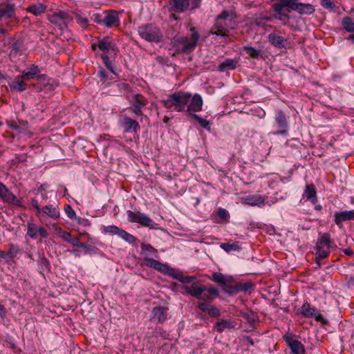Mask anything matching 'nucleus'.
I'll return each mask as SVG.
<instances>
[{
  "instance_id": "f257e3e1",
  "label": "nucleus",
  "mask_w": 354,
  "mask_h": 354,
  "mask_svg": "<svg viewBox=\"0 0 354 354\" xmlns=\"http://www.w3.org/2000/svg\"><path fill=\"white\" fill-rule=\"evenodd\" d=\"M192 33L189 37H174L171 41V46L175 48L176 53L189 54L196 47L199 40V34L196 31L195 28H192Z\"/></svg>"
},
{
  "instance_id": "f03ea898",
  "label": "nucleus",
  "mask_w": 354,
  "mask_h": 354,
  "mask_svg": "<svg viewBox=\"0 0 354 354\" xmlns=\"http://www.w3.org/2000/svg\"><path fill=\"white\" fill-rule=\"evenodd\" d=\"M191 97L192 95L189 93L175 92L170 95L167 100H162L161 103L167 109L174 107L177 111H186L185 107Z\"/></svg>"
},
{
  "instance_id": "7ed1b4c3",
  "label": "nucleus",
  "mask_w": 354,
  "mask_h": 354,
  "mask_svg": "<svg viewBox=\"0 0 354 354\" xmlns=\"http://www.w3.org/2000/svg\"><path fill=\"white\" fill-rule=\"evenodd\" d=\"M139 35L149 42L158 43L163 39V35L159 28L153 24H145L138 30Z\"/></svg>"
},
{
  "instance_id": "20e7f679",
  "label": "nucleus",
  "mask_w": 354,
  "mask_h": 354,
  "mask_svg": "<svg viewBox=\"0 0 354 354\" xmlns=\"http://www.w3.org/2000/svg\"><path fill=\"white\" fill-rule=\"evenodd\" d=\"M289 6L288 0H277L272 6L275 12L274 18L281 21L283 25H287L290 19L288 13L292 10L289 9Z\"/></svg>"
},
{
  "instance_id": "39448f33",
  "label": "nucleus",
  "mask_w": 354,
  "mask_h": 354,
  "mask_svg": "<svg viewBox=\"0 0 354 354\" xmlns=\"http://www.w3.org/2000/svg\"><path fill=\"white\" fill-rule=\"evenodd\" d=\"M73 17L71 13L64 11L54 12L48 17V20L53 24L59 26L60 29L67 27V25L72 21Z\"/></svg>"
},
{
  "instance_id": "423d86ee",
  "label": "nucleus",
  "mask_w": 354,
  "mask_h": 354,
  "mask_svg": "<svg viewBox=\"0 0 354 354\" xmlns=\"http://www.w3.org/2000/svg\"><path fill=\"white\" fill-rule=\"evenodd\" d=\"M289 1V9L297 11L300 15H312L315 12V7L310 3H302L297 0H288Z\"/></svg>"
},
{
  "instance_id": "0eeeda50",
  "label": "nucleus",
  "mask_w": 354,
  "mask_h": 354,
  "mask_svg": "<svg viewBox=\"0 0 354 354\" xmlns=\"http://www.w3.org/2000/svg\"><path fill=\"white\" fill-rule=\"evenodd\" d=\"M143 261H144V264L146 266L153 268H154L158 271H160L165 274H167L169 276H171V274H173V273L175 272L174 269L170 268L167 264L162 263L161 262H160L157 260L150 259L148 257H145Z\"/></svg>"
},
{
  "instance_id": "6e6552de",
  "label": "nucleus",
  "mask_w": 354,
  "mask_h": 354,
  "mask_svg": "<svg viewBox=\"0 0 354 354\" xmlns=\"http://www.w3.org/2000/svg\"><path fill=\"white\" fill-rule=\"evenodd\" d=\"M127 215L128 218L130 222L132 223H137L140 224L142 226L145 227H149L150 228H153L151 226V223H152V220L145 215L143 213H141L140 212H132V211H127Z\"/></svg>"
},
{
  "instance_id": "1a4fd4ad",
  "label": "nucleus",
  "mask_w": 354,
  "mask_h": 354,
  "mask_svg": "<svg viewBox=\"0 0 354 354\" xmlns=\"http://www.w3.org/2000/svg\"><path fill=\"white\" fill-rule=\"evenodd\" d=\"M301 314L305 317H314L316 321L320 322L324 324H327V320L324 319L322 314L315 308L310 307L309 303H304L301 308Z\"/></svg>"
},
{
  "instance_id": "9d476101",
  "label": "nucleus",
  "mask_w": 354,
  "mask_h": 354,
  "mask_svg": "<svg viewBox=\"0 0 354 354\" xmlns=\"http://www.w3.org/2000/svg\"><path fill=\"white\" fill-rule=\"evenodd\" d=\"M283 339L290 347L292 354H305L306 350L301 342L292 339L289 334H286L283 336Z\"/></svg>"
},
{
  "instance_id": "9b49d317",
  "label": "nucleus",
  "mask_w": 354,
  "mask_h": 354,
  "mask_svg": "<svg viewBox=\"0 0 354 354\" xmlns=\"http://www.w3.org/2000/svg\"><path fill=\"white\" fill-rule=\"evenodd\" d=\"M182 288L189 295L201 299V295L206 291L207 287L199 282H192L191 286H183Z\"/></svg>"
},
{
  "instance_id": "f8f14e48",
  "label": "nucleus",
  "mask_w": 354,
  "mask_h": 354,
  "mask_svg": "<svg viewBox=\"0 0 354 354\" xmlns=\"http://www.w3.org/2000/svg\"><path fill=\"white\" fill-rule=\"evenodd\" d=\"M0 198L6 203L15 204L19 207L22 206L21 202L1 182H0Z\"/></svg>"
},
{
  "instance_id": "ddd939ff",
  "label": "nucleus",
  "mask_w": 354,
  "mask_h": 354,
  "mask_svg": "<svg viewBox=\"0 0 354 354\" xmlns=\"http://www.w3.org/2000/svg\"><path fill=\"white\" fill-rule=\"evenodd\" d=\"M104 25L109 28L118 27L120 25L118 12L115 10L104 12Z\"/></svg>"
},
{
  "instance_id": "4468645a",
  "label": "nucleus",
  "mask_w": 354,
  "mask_h": 354,
  "mask_svg": "<svg viewBox=\"0 0 354 354\" xmlns=\"http://www.w3.org/2000/svg\"><path fill=\"white\" fill-rule=\"evenodd\" d=\"M275 120L278 124L279 130L274 133V134L286 135L288 132V125L286 118L282 111H279L277 113Z\"/></svg>"
},
{
  "instance_id": "2eb2a0df",
  "label": "nucleus",
  "mask_w": 354,
  "mask_h": 354,
  "mask_svg": "<svg viewBox=\"0 0 354 354\" xmlns=\"http://www.w3.org/2000/svg\"><path fill=\"white\" fill-rule=\"evenodd\" d=\"M212 34H215L219 36H227L229 32L228 26L226 20H216L214 26L211 30Z\"/></svg>"
},
{
  "instance_id": "dca6fc26",
  "label": "nucleus",
  "mask_w": 354,
  "mask_h": 354,
  "mask_svg": "<svg viewBox=\"0 0 354 354\" xmlns=\"http://www.w3.org/2000/svg\"><path fill=\"white\" fill-rule=\"evenodd\" d=\"M202 106L203 100L201 96L198 94H195L192 97L189 104L187 106L186 111L188 113V115H189V113H191V111H201L202 110Z\"/></svg>"
},
{
  "instance_id": "f3484780",
  "label": "nucleus",
  "mask_w": 354,
  "mask_h": 354,
  "mask_svg": "<svg viewBox=\"0 0 354 354\" xmlns=\"http://www.w3.org/2000/svg\"><path fill=\"white\" fill-rule=\"evenodd\" d=\"M241 200L243 204L250 206L261 207L265 205L266 198L261 196L252 195L243 197Z\"/></svg>"
},
{
  "instance_id": "a211bd4d",
  "label": "nucleus",
  "mask_w": 354,
  "mask_h": 354,
  "mask_svg": "<svg viewBox=\"0 0 354 354\" xmlns=\"http://www.w3.org/2000/svg\"><path fill=\"white\" fill-rule=\"evenodd\" d=\"M15 12V6L13 3L0 4V19H10Z\"/></svg>"
},
{
  "instance_id": "6ab92c4d",
  "label": "nucleus",
  "mask_w": 354,
  "mask_h": 354,
  "mask_svg": "<svg viewBox=\"0 0 354 354\" xmlns=\"http://www.w3.org/2000/svg\"><path fill=\"white\" fill-rule=\"evenodd\" d=\"M350 220H354V210L339 212L335 214V222L337 225H340L343 221Z\"/></svg>"
},
{
  "instance_id": "aec40b11",
  "label": "nucleus",
  "mask_w": 354,
  "mask_h": 354,
  "mask_svg": "<svg viewBox=\"0 0 354 354\" xmlns=\"http://www.w3.org/2000/svg\"><path fill=\"white\" fill-rule=\"evenodd\" d=\"M168 310L167 307H162V306H156L153 308V319H157L158 322L160 324L164 323L167 318V311Z\"/></svg>"
},
{
  "instance_id": "412c9836",
  "label": "nucleus",
  "mask_w": 354,
  "mask_h": 354,
  "mask_svg": "<svg viewBox=\"0 0 354 354\" xmlns=\"http://www.w3.org/2000/svg\"><path fill=\"white\" fill-rule=\"evenodd\" d=\"M268 41L274 47L283 48L286 47L287 40L283 37L279 36L275 33H270L268 35Z\"/></svg>"
},
{
  "instance_id": "4be33fe9",
  "label": "nucleus",
  "mask_w": 354,
  "mask_h": 354,
  "mask_svg": "<svg viewBox=\"0 0 354 354\" xmlns=\"http://www.w3.org/2000/svg\"><path fill=\"white\" fill-rule=\"evenodd\" d=\"M124 127L127 132H137L140 129L138 122L128 116L124 117Z\"/></svg>"
},
{
  "instance_id": "5701e85b",
  "label": "nucleus",
  "mask_w": 354,
  "mask_h": 354,
  "mask_svg": "<svg viewBox=\"0 0 354 354\" xmlns=\"http://www.w3.org/2000/svg\"><path fill=\"white\" fill-rule=\"evenodd\" d=\"M234 280L232 277H227V283L223 285L222 287L223 290L229 294L230 295H234L239 292L238 288V283L233 285Z\"/></svg>"
},
{
  "instance_id": "b1692460",
  "label": "nucleus",
  "mask_w": 354,
  "mask_h": 354,
  "mask_svg": "<svg viewBox=\"0 0 354 354\" xmlns=\"http://www.w3.org/2000/svg\"><path fill=\"white\" fill-rule=\"evenodd\" d=\"M234 322L227 319H219L215 324V328L218 333H222L225 329L234 328Z\"/></svg>"
},
{
  "instance_id": "393cba45",
  "label": "nucleus",
  "mask_w": 354,
  "mask_h": 354,
  "mask_svg": "<svg viewBox=\"0 0 354 354\" xmlns=\"http://www.w3.org/2000/svg\"><path fill=\"white\" fill-rule=\"evenodd\" d=\"M237 65V61L232 59H227L221 63L218 66V70L221 72H224L227 70H234Z\"/></svg>"
},
{
  "instance_id": "a878e982",
  "label": "nucleus",
  "mask_w": 354,
  "mask_h": 354,
  "mask_svg": "<svg viewBox=\"0 0 354 354\" xmlns=\"http://www.w3.org/2000/svg\"><path fill=\"white\" fill-rule=\"evenodd\" d=\"M24 79L21 76L15 77V80L10 85L11 89L17 91H24L26 88V84L24 82Z\"/></svg>"
},
{
  "instance_id": "bb28decb",
  "label": "nucleus",
  "mask_w": 354,
  "mask_h": 354,
  "mask_svg": "<svg viewBox=\"0 0 354 354\" xmlns=\"http://www.w3.org/2000/svg\"><path fill=\"white\" fill-rule=\"evenodd\" d=\"M304 196L313 203L317 201V192L313 184L308 185L304 191Z\"/></svg>"
},
{
  "instance_id": "cd10ccee",
  "label": "nucleus",
  "mask_w": 354,
  "mask_h": 354,
  "mask_svg": "<svg viewBox=\"0 0 354 354\" xmlns=\"http://www.w3.org/2000/svg\"><path fill=\"white\" fill-rule=\"evenodd\" d=\"M47 8V6L42 4V3H38V4H32L29 6L26 10L29 12L32 13L35 16H39L41 15L42 13L45 12Z\"/></svg>"
},
{
  "instance_id": "c85d7f7f",
  "label": "nucleus",
  "mask_w": 354,
  "mask_h": 354,
  "mask_svg": "<svg viewBox=\"0 0 354 354\" xmlns=\"http://www.w3.org/2000/svg\"><path fill=\"white\" fill-rule=\"evenodd\" d=\"M171 276L184 284L192 283L196 279L194 276H185L182 272H176V271Z\"/></svg>"
},
{
  "instance_id": "c756f323",
  "label": "nucleus",
  "mask_w": 354,
  "mask_h": 354,
  "mask_svg": "<svg viewBox=\"0 0 354 354\" xmlns=\"http://www.w3.org/2000/svg\"><path fill=\"white\" fill-rule=\"evenodd\" d=\"M176 11L185 12L189 6V0H171Z\"/></svg>"
},
{
  "instance_id": "7c9ffc66",
  "label": "nucleus",
  "mask_w": 354,
  "mask_h": 354,
  "mask_svg": "<svg viewBox=\"0 0 354 354\" xmlns=\"http://www.w3.org/2000/svg\"><path fill=\"white\" fill-rule=\"evenodd\" d=\"M43 212L52 218L57 219L59 217V212L53 205H46L43 208Z\"/></svg>"
},
{
  "instance_id": "2f4dec72",
  "label": "nucleus",
  "mask_w": 354,
  "mask_h": 354,
  "mask_svg": "<svg viewBox=\"0 0 354 354\" xmlns=\"http://www.w3.org/2000/svg\"><path fill=\"white\" fill-rule=\"evenodd\" d=\"M330 248L324 249L322 246L317 245V252L315 253L317 263L320 266L319 260L326 258L330 253Z\"/></svg>"
},
{
  "instance_id": "473e14b6",
  "label": "nucleus",
  "mask_w": 354,
  "mask_h": 354,
  "mask_svg": "<svg viewBox=\"0 0 354 354\" xmlns=\"http://www.w3.org/2000/svg\"><path fill=\"white\" fill-rule=\"evenodd\" d=\"M132 106L142 108L147 104V100L140 94H135L131 101Z\"/></svg>"
},
{
  "instance_id": "72a5a7b5",
  "label": "nucleus",
  "mask_w": 354,
  "mask_h": 354,
  "mask_svg": "<svg viewBox=\"0 0 354 354\" xmlns=\"http://www.w3.org/2000/svg\"><path fill=\"white\" fill-rule=\"evenodd\" d=\"M342 25L348 32H354V21L350 17H345L342 19Z\"/></svg>"
},
{
  "instance_id": "f704fd0d",
  "label": "nucleus",
  "mask_w": 354,
  "mask_h": 354,
  "mask_svg": "<svg viewBox=\"0 0 354 354\" xmlns=\"http://www.w3.org/2000/svg\"><path fill=\"white\" fill-rule=\"evenodd\" d=\"M214 282L220 284L222 287L227 283V277H225L220 272H213L210 278Z\"/></svg>"
},
{
  "instance_id": "c9c22d12",
  "label": "nucleus",
  "mask_w": 354,
  "mask_h": 354,
  "mask_svg": "<svg viewBox=\"0 0 354 354\" xmlns=\"http://www.w3.org/2000/svg\"><path fill=\"white\" fill-rule=\"evenodd\" d=\"M332 245V241L330 239V236L328 233H324L322 235V236L319 238L317 245L320 246H326L328 248H330Z\"/></svg>"
},
{
  "instance_id": "e433bc0d",
  "label": "nucleus",
  "mask_w": 354,
  "mask_h": 354,
  "mask_svg": "<svg viewBox=\"0 0 354 354\" xmlns=\"http://www.w3.org/2000/svg\"><path fill=\"white\" fill-rule=\"evenodd\" d=\"M158 251L156 248L150 244L142 243L141 244V254H156ZM157 257L156 255H155Z\"/></svg>"
},
{
  "instance_id": "4c0bfd02",
  "label": "nucleus",
  "mask_w": 354,
  "mask_h": 354,
  "mask_svg": "<svg viewBox=\"0 0 354 354\" xmlns=\"http://www.w3.org/2000/svg\"><path fill=\"white\" fill-rule=\"evenodd\" d=\"M189 115L192 118H194L200 124L201 127H203L204 129H207L208 130L210 129V124H209V121H207V120H205L204 118H201L200 116H198V115H196L195 113H189Z\"/></svg>"
},
{
  "instance_id": "58836bf2",
  "label": "nucleus",
  "mask_w": 354,
  "mask_h": 354,
  "mask_svg": "<svg viewBox=\"0 0 354 354\" xmlns=\"http://www.w3.org/2000/svg\"><path fill=\"white\" fill-rule=\"evenodd\" d=\"M19 251V248L17 245H15L13 244L10 245L9 252L6 253L7 261L12 260Z\"/></svg>"
},
{
  "instance_id": "ea45409f",
  "label": "nucleus",
  "mask_w": 354,
  "mask_h": 354,
  "mask_svg": "<svg viewBox=\"0 0 354 354\" xmlns=\"http://www.w3.org/2000/svg\"><path fill=\"white\" fill-rule=\"evenodd\" d=\"M39 71L37 66L33 67L30 68V70L28 72H24L21 75H20L24 80H29L32 79Z\"/></svg>"
},
{
  "instance_id": "a19ab883",
  "label": "nucleus",
  "mask_w": 354,
  "mask_h": 354,
  "mask_svg": "<svg viewBox=\"0 0 354 354\" xmlns=\"http://www.w3.org/2000/svg\"><path fill=\"white\" fill-rule=\"evenodd\" d=\"M244 50L248 53L252 58H259L261 55V50H256L251 46H245Z\"/></svg>"
},
{
  "instance_id": "79ce46f5",
  "label": "nucleus",
  "mask_w": 354,
  "mask_h": 354,
  "mask_svg": "<svg viewBox=\"0 0 354 354\" xmlns=\"http://www.w3.org/2000/svg\"><path fill=\"white\" fill-rule=\"evenodd\" d=\"M241 316L250 324H254L256 320V315L252 311L242 312Z\"/></svg>"
},
{
  "instance_id": "37998d69",
  "label": "nucleus",
  "mask_w": 354,
  "mask_h": 354,
  "mask_svg": "<svg viewBox=\"0 0 354 354\" xmlns=\"http://www.w3.org/2000/svg\"><path fill=\"white\" fill-rule=\"evenodd\" d=\"M23 46V41L21 39H17L13 42L10 46V50L14 54H17Z\"/></svg>"
},
{
  "instance_id": "c03bdc74",
  "label": "nucleus",
  "mask_w": 354,
  "mask_h": 354,
  "mask_svg": "<svg viewBox=\"0 0 354 354\" xmlns=\"http://www.w3.org/2000/svg\"><path fill=\"white\" fill-rule=\"evenodd\" d=\"M119 236H120L122 239H123L129 243H132L136 241V238L134 236L131 235V234L128 233L127 232L123 230H122V232H120Z\"/></svg>"
},
{
  "instance_id": "a18cd8bd",
  "label": "nucleus",
  "mask_w": 354,
  "mask_h": 354,
  "mask_svg": "<svg viewBox=\"0 0 354 354\" xmlns=\"http://www.w3.org/2000/svg\"><path fill=\"white\" fill-rule=\"evenodd\" d=\"M111 46V42L108 41V39H104L100 40L97 44V47L100 50L103 52H106L109 50Z\"/></svg>"
},
{
  "instance_id": "49530a36",
  "label": "nucleus",
  "mask_w": 354,
  "mask_h": 354,
  "mask_svg": "<svg viewBox=\"0 0 354 354\" xmlns=\"http://www.w3.org/2000/svg\"><path fill=\"white\" fill-rule=\"evenodd\" d=\"M71 14L72 15H75L77 23L80 24L82 27H86L88 26V20L86 17H82V15L77 13Z\"/></svg>"
},
{
  "instance_id": "de8ad7c7",
  "label": "nucleus",
  "mask_w": 354,
  "mask_h": 354,
  "mask_svg": "<svg viewBox=\"0 0 354 354\" xmlns=\"http://www.w3.org/2000/svg\"><path fill=\"white\" fill-rule=\"evenodd\" d=\"M38 232V228L36 225L34 223H29L28 225V232L27 234L29 236L34 239L36 238Z\"/></svg>"
},
{
  "instance_id": "09e8293b",
  "label": "nucleus",
  "mask_w": 354,
  "mask_h": 354,
  "mask_svg": "<svg viewBox=\"0 0 354 354\" xmlns=\"http://www.w3.org/2000/svg\"><path fill=\"white\" fill-rule=\"evenodd\" d=\"M221 247L226 252H229L232 250H237L239 249V245L238 243H234L232 244L230 243H222Z\"/></svg>"
},
{
  "instance_id": "8fccbe9b",
  "label": "nucleus",
  "mask_w": 354,
  "mask_h": 354,
  "mask_svg": "<svg viewBox=\"0 0 354 354\" xmlns=\"http://www.w3.org/2000/svg\"><path fill=\"white\" fill-rule=\"evenodd\" d=\"M38 265L40 267V268L43 270H50V262L45 257H41L39 259Z\"/></svg>"
},
{
  "instance_id": "3c124183",
  "label": "nucleus",
  "mask_w": 354,
  "mask_h": 354,
  "mask_svg": "<svg viewBox=\"0 0 354 354\" xmlns=\"http://www.w3.org/2000/svg\"><path fill=\"white\" fill-rule=\"evenodd\" d=\"M64 212H66L69 218L77 219L75 211L70 205H66L64 206Z\"/></svg>"
},
{
  "instance_id": "603ef678",
  "label": "nucleus",
  "mask_w": 354,
  "mask_h": 354,
  "mask_svg": "<svg viewBox=\"0 0 354 354\" xmlns=\"http://www.w3.org/2000/svg\"><path fill=\"white\" fill-rule=\"evenodd\" d=\"M122 229H120L115 225H110L104 227V231L106 232L111 233L112 234H118V236H120V232H122Z\"/></svg>"
},
{
  "instance_id": "864d4df0",
  "label": "nucleus",
  "mask_w": 354,
  "mask_h": 354,
  "mask_svg": "<svg viewBox=\"0 0 354 354\" xmlns=\"http://www.w3.org/2000/svg\"><path fill=\"white\" fill-rule=\"evenodd\" d=\"M321 5L329 10H333L335 8L334 0H322Z\"/></svg>"
},
{
  "instance_id": "5fc2aeb1",
  "label": "nucleus",
  "mask_w": 354,
  "mask_h": 354,
  "mask_svg": "<svg viewBox=\"0 0 354 354\" xmlns=\"http://www.w3.org/2000/svg\"><path fill=\"white\" fill-rule=\"evenodd\" d=\"M253 287V283L252 282H246L244 283H238V288L239 292H246L249 289Z\"/></svg>"
},
{
  "instance_id": "6e6d98bb",
  "label": "nucleus",
  "mask_w": 354,
  "mask_h": 354,
  "mask_svg": "<svg viewBox=\"0 0 354 354\" xmlns=\"http://www.w3.org/2000/svg\"><path fill=\"white\" fill-rule=\"evenodd\" d=\"M207 313L210 317H218L221 315L219 310L213 306H210L209 309L207 311Z\"/></svg>"
},
{
  "instance_id": "4d7b16f0",
  "label": "nucleus",
  "mask_w": 354,
  "mask_h": 354,
  "mask_svg": "<svg viewBox=\"0 0 354 354\" xmlns=\"http://www.w3.org/2000/svg\"><path fill=\"white\" fill-rule=\"evenodd\" d=\"M270 21H271V18L270 17H259V18H257L255 19V24L257 26H262V25L265 24V23Z\"/></svg>"
},
{
  "instance_id": "13d9d810",
  "label": "nucleus",
  "mask_w": 354,
  "mask_h": 354,
  "mask_svg": "<svg viewBox=\"0 0 354 354\" xmlns=\"http://www.w3.org/2000/svg\"><path fill=\"white\" fill-rule=\"evenodd\" d=\"M210 306L211 305L207 302H199L198 305V308L203 312H207Z\"/></svg>"
},
{
  "instance_id": "bf43d9fd",
  "label": "nucleus",
  "mask_w": 354,
  "mask_h": 354,
  "mask_svg": "<svg viewBox=\"0 0 354 354\" xmlns=\"http://www.w3.org/2000/svg\"><path fill=\"white\" fill-rule=\"evenodd\" d=\"M230 16V13L227 10H223L216 18L217 20H227Z\"/></svg>"
},
{
  "instance_id": "052dcab7",
  "label": "nucleus",
  "mask_w": 354,
  "mask_h": 354,
  "mask_svg": "<svg viewBox=\"0 0 354 354\" xmlns=\"http://www.w3.org/2000/svg\"><path fill=\"white\" fill-rule=\"evenodd\" d=\"M93 17V20L95 22H96L97 24H104V21H103L104 13L102 15L99 14V13L94 14Z\"/></svg>"
},
{
  "instance_id": "680f3d73",
  "label": "nucleus",
  "mask_w": 354,
  "mask_h": 354,
  "mask_svg": "<svg viewBox=\"0 0 354 354\" xmlns=\"http://www.w3.org/2000/svg\"><path fill=\"white\" fill-rule=\"evenodd\" d=\"M102 60L107 68L113 73V70L111 66V61L107 55L102 56Z\"/></svg>"
},
{
  "instance_id": "e2e57ef3",
  "label": "nucleus",
  "mask_w": 354,
  "mask_h": 354,
  "mask_svg": "<svg viewBox=\"0 0 354 354\" xmlns=\"http://www.w3.org/2000/svg\"><path fill=\"white\" fill-rule=\"evenodd\" d=\"M207 292L214 298L217 297L218 296V289L214 287H210L207 288Z\"/></svg>"
},
{
  "instance_id": "0e129e2a",
  "label": "nucleus",
  "mask_w": 354,
  "mask_h": 354,
  "mask_svg": "<svg viewBox=\"0 0 354 354\" xmlns=\"http://www.w3.org/2000/svg\"><path fill=\"white\" fill-rule=\"evenodd\" d=\"M61 237L66 241H68V243L71 241L72 239V235L70 232L63 231L61 233Z\"/></svg>"
},
{
  "instance_id": "69168bd1",
  "label": "nucleus",
  "mask_w": 354,
  "mask_h": 354,
  "mask_svg": "<svg viewBox=\"0 0 354 354\" xmlns=\"http://www.w3.org/2000/svg\"><path fill=\"white\" fill-rule=\"evenodd\" d=\"M129 110L134 113L137 116L142 115L143 114L142 111V108L140 107L131 106L129 108Z\"/></svg>"
},
{
  "instance_id": "338daca9",
  "label": "nucleus",
  "mask_w": 354,
  "mask_h": 354,
  "mask_svg": "<svg viewBox=\"0 0 354 354\" xmlns=\"http://www.w3.org/2000/svg\"><path fill=\"white\" fill-rule=\"evenodd\" d=\"M70 243L73 244L74 246H77V247H85L82 243H81L80 241V239L77 237L75 238H72L71 241L69 242Z\"/></svg>"
},
{
  "instance_id": "774afa93",
  "label": "nucleus",
  "mask_w": 354,
  "mask_h": 354,
  "mask_svg": "<svg viewBox=\"0 0 354 354\" xmlns=\"http://www.w3.org/2000/svg\"><path fill=\"white\" fill-rule=\"evenodd\" d=\"M217 214L221 218H225L227 216V212L225 209L220 208L217 212Z\"/></svg>"
}]
</instances>
